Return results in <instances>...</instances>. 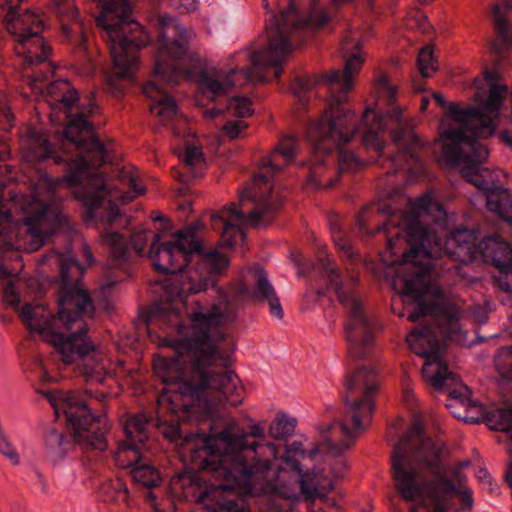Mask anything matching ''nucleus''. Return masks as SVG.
Listing matches in <instances>:
<instances>
[{"mask_svg":"<svg viewBox=\"0 0 512 512\" xmlns=\"http://www.w3.org/2000/svg\"><path fill=\"white\" fill-rule=\"evenodd\" d=\"M355 0H330V8L338 10ZM262 6L269 15L265 19L267 46L246 49L236 55V65L225 71L220 68H203L201 59L190 50L193 32L167 14L154 19L157 29L158 48L155 55L152 79L142 88L150 100V112L166 122L176 116L178 107L171 96L170 88L181 79L197 83L202 94L211 99L224 96L233 88L247 83H260L266 77L265 67L274 68V77L279 79L282 65L293 50L303 44L311 33L324 27L330 16L319 0H309L306 10L300 11L297 0H288V6L279 15L270 8L268 0Z\"/></svg>","mask_w":512,"mask_h":512,"instance_id":"4","label":"nucleus"},{"mask_svg":"<svg viewBox=\"0 0 512 512\" xmlns=\"http://www.w3.org/2000/svg\"><path fill=\"white\" fill-rule=\"evenodd\" d=\"M341 49L345 57L344 71L333 70L315 81L311 77H297L292 84V91L302 105L305 94L315 85H325L330 93L329 101L321 117L312 122L307 136L312 144L313 159L307 174V187L311 189L330 188L337 182V177H328L327 160L332 152L337 155V174L355 172L363 167L361 159L346 148L357 133H361L364 146L373 149L382 157L384 143L381 133L391 131L397 153L389 157L396 170L422 169L419 150L422 142L414 133L412 118L405 116L400 107L392 106L385 113H374L366 109L361 122L356 114L342 104L346 101L353 87V76L363 64L361 44L352 35L344 37Z\"/></svg>","mask_w":512,"mask_h":512,"instance_id":"5","label":"nucleus"},{"mask_svg":"<svg viewBox=\"0 0 512 512\" xmlns=\"http://www.w3.org/2000/svg\"><path fill=\"white\" fill-rule=\"evenodd\" d=\"M10 277V272L8 268L2 263V298L11 304L18 305L20 303V295L17 291L15 282L12 279H8Z\"/></svg>","mask_w":512,"mask_h":512,"instance_id":"25","label":"nucleus"},{"mask_svg":"<svg viewBox=\"0 0 512 512\" xmlns=\"http://www.w3.org/2000/svg\"><path fill=\"white\" fill-rule=\"evenodd\" d=\"M317 257L322 265L323 274L334 288L337 299L346 312L344 331L348 356L353 359L365 358L374 344L378 322L352 289L358 281V276L350 274L344 280L340 272L332 266L325 250H319Z\"/></svg>","mask_w":512,"mask_h":512,"instance_id":"13","label":"nucleus"},{"mask_svg":"<svg viewBox=\"0 0 512 512\" xmlns=\"http://www.w3.org/2000/svg\"><path fill=\"white\" fill-rule=\"evenodd\" d=\"M190 206H191V204H190L189 202H185V203L181 204V206H180V207H181L183 210H186V209H189V208H190Z\"/></svg>","mask_w":512,"mask_h":512,"instance_id":"45","label":"nucleus"},{"mask_svg":"<svg viewBox=\"0 0 512 512\" xmlns=\"http://www.w3.org/2000/svg\"><path fill=\"white\" fill-rule=\"evenodd\" d=\"M499 141L508 147L509 149H512V131L510 129H503L498 133Z\"/></svg>","mask_w":512,"mask_h":512,"instance_id":"36","label":"nucleus"},{"mask_svg":"<svg viewBox=\"0 0 512 512\" xmlns=\"http://www.w3.org/2000/svg\"><path fill=\"white\" fill-rule=\"evenodd\" d=\"M377 389V373L372 367L361 366L346 375L342 393V417L323 431L339 432L342 439L337 442L330 437L326 438L309 452L310 458L322 451L339 456L355 443L358 435L371 423Z\"/></svg>","mask_w":512,"mask_h":512,"instance_id":"11","label":"nucleus"},{"mask_svg":"<svg viewBox=\"0 0 512 512\" xmlns=\"http://www.w3.org/2000/svg\"><path fill=\"white\" fill-rule=\"evenodd\" d=\"M52 9L54 12L78 26L79 32L82 33V22L79 19V12L74 5L73 0H52Z\"/></svg>","mask_w":512,"mask_h":512,"instance_id":"23","label":"nucleus"},{"mask_svg":"<svg viewBox=\"0 0 512 512\" xmlns=\"http://www.w3.org/2000/svg\"><path fill=\"white\" fill-rule=\"evenodd\" d=\"M298 147L296 136L283 137L274 150L262 159L260 171L253 179L258 187L247 188L240 194L239 207L230 203L221 211L211 214V227L221 231L222 246L231 248L243 242V227L258 226L264 216L276 210L270 179L294 160Z\"/></svg>","mask_w":512,"mask_h":512,"instance_id":"9","label":"nucleus"},{"mask_svg":"<svg viewBox=\"0 0 512 512\" xmlns=\"http://www.w3.org/2000/svg\"><path fill=\"white\" fill-rule=\"evenodd\" d=\"M151 235L150 230L142 229L134 232L127 240L120 233L106 231L101 235V241L111 257L112 264L123 266L141 255Z\"/></svg>","mask_w":512,"mask_h":512,"instance_id":"17","label":"nucleus"},{"mask_svg":"<svg viewBox=\"0 0 512 512\" xmlns=\"http://www.w3.org/2000/svg\"><path fill=\"white\" fill-rule=\"evenodd\" d=\"M5 246H6V243H5V241L2 239V244H1L2 251L4 250Z\"/></svg>","mask_w":512,"mask_h":512,"instance_id":"48","label":"nucleus"},{"mask_svg":"<svg viewBox=\"0 0 512 512\" xmlns=\"http://www.w3.org/2000/svg\"><path fill=\"white\" fill-rule=\"evenodd\" d=\"M130 474L135 482L148 489L157 487L162 481L159 471L154 466L146 462L144 458L137 466L132 468Z\"/></svg>","mask_w":512,"mask_h":512,"instance_id":"21","label":"nucleus"},{"mask_svg":"<svg viewBox=\"0 0 512 512\" xmlns=\"http://www.w3.org/2000/svg\"><path fill=\"white\" fill-rule=\"evenodd\" d=\"M1 111H2V131L7 130V128L4 127V121L8 123L9 128L14 127L15 116L11 112L10 107L7 106L6 103H4L3 100H2Z\"/></svg>","mask_w":512,"mask_h":512,"instance_id":"35","label":"nucleus"},{"mask_svg":"<svg viewBox=\"0 0 512 512\" xmlns=\"http://www.w3.org/2000/svg\"><path fill=\"white\" fill-rule=\"evenodd\" d=\"M495 367L504 380H512V345L498 349L495 356Z\"/></svg>","mask_w":512,"mask_h":512,"instance_id":"24","label":"nucleus"},{"mask_svg":"<svg viewBox=\"0 0 512 512\" xmlns=\"http://www.w3.org/2000/svg\"><path fill=\"white\" fill-rule=\"evenodd\" d=\"M418 68L423 77H430L437 67L434 63V55L431 47H424L418 55Z\"/></svg>","mask_w":512,"mask_h":512,"instance_id":"26","label":"nucleus"},{"mask_svg":"<svg viewBox=\"0 0 512 512\" xmlns=\"http://www.w3.org/2000/svg\"><path fill=\"white\" fill-rule=\"evenodd\" d=\"M409 211H398L387 203L365 208L357 216L361 231L373 234L383 232L387 249L392 255L404 244L402 260L396 267L393 288L403 301L404 312L411 322L428 317L438 323L440 332L450 339H459L460 309L449 301L443 290L432 281V275L457 269L458 264L448 265L447 260L468 263L480 252L499 269L495 285L512 292V247L496 236L477 244L474 230L461 228L451 232L443 242L436 228L444 230L447 212L430 193L408 199Z\"/></svg>","mask_w":512,"mask_h":512,"instance_id":"3","label":"nucleus"},{"mask_svg":"<svg viewBox=\"0 0 512 512\" xmlns=\"http://www.w3.org/2000/svg\"><path fill=\"white\" fill-rule=\"evenodd\" d=\"M318 295H319V296H323V295H324V291H319V292H318Z\"/></svg>","mask_w":512,"mask_h":512,"instance_id":"49","label":"nucleus"},{"mask_svg":"<svg viewBox=\"0 0 512 512\" xmlns=\"http://www.w3.org/2000/svg\"><path fill=\"white\" fill-rule=\"evenodd\" d=\"M411 512H417L416 508H413Z\"/></svg>","mask_w":512,"mask_h":512,"instance_id":"52","label":"nucleus"},{"mask_svg":"<svg viewBox=\"0 0 512 512\" xmlns=\"http://www.w3.org/2000/svg\"><path fill=\"white\" fill-rule=\"evenodd\" d=\"M391 470L399 494L407 501H418L430 512H448L456 498L463 509L472 507L471 493L456 485L459 473L444 464L442 446L424 435L419 422H414L395 445Z\"/></svg>","mask_w":512,"mask_h":512,"instance_id":"7","label":"nucleus"},{"mask_svg":"<svg viewBox=\"0 0 512 512\" xmlns=\"http://www.w3.org/2000/svg\"><path fill=\"white\" fill-rule=\"evenodd\" d=\"M1 155H2V160H3L4 159V150L3 149H2Z\"/></svg>","mask_w":512,"mask_h":512,"instance_id":"50","label":"nucleus"},{"mask_svg":"<svg viewBox=\"0 0 512 512\" xmlns=\"http://www.w3.org/2000/svg\"><path fill=\"white\" fill-rule=\"evenodd\" d=\"M219 113V111H211L210 112V115L211 117H214L215 115H217Z\"/></svg>","mask_w":512,"mask_h":512,"instance_id":"47","label":"nucleus"},{"mask_svg":"<svg viewBox=\"0 0 512 512\" xmlns=\"http://www.w3.org/2000/svg\"><path fill=\"white\" fill-rule=\"evenodd\" d=\"M108 83L109 85L111 86V88L113 89L114 92H118L120 91L121 89L118 87V85L116 84L115 80L112 79V78H109L108 79Z\"/></svg>","mask_w":512,"mask_h":512,"instance_id":"42","label":"nucleus"},{"mask_svg":"<svg viewBox=\"0 0 512 512\" xmlns=\"http://www.w3.org/2000/svg\"><path fill=\"white\" fill-rule=\"evenodd\" d=\"M84 249H85V252L87 253L88 260L91 262L93 259L91 252L87 249V247H85Z\"/></svg>","mask_w":512,"mask_h":512,"instance_id":"46","label":"nucleus"},{"mask_svg":"<svg viewBox=\"0 0 512 512\" xmlns=\"http://www.w3.org/2000/svg\"><path fill=\"white\" fill-rule=\"evenodd\" d=\"M296 427V420L278 413L269 426V434L276 440H285L291 436Z\"/></svg>","mask_w":512,"mask_h":512,"instance_id":"22","label":"nucleus"},{"mask_svg":"<svg viewBox=\"0 0 512 512\" xmlns=\"http://www.w3.org/2000/svg\"><path fill=\"white\" fill-rule=\"evenodd\" d=\"M101 9L96 18L97 27L105 41L118 79H132L138 67V51L150 37L132 18L130 0H100Z\"/></svg>","mask_w":512,"mask_h":512,"instance_id":"12","label":"nucleus"},{"mask_svg":"<svg viewBox=\"0 0 512 512\" xmlns=\"http://www.w3.org/2000/svg\"><path fill=\"white\" fill-rule=\"evenodd\" d=\"M2 455L5 456L13 465L19 463V455L11 444L2 438Z\"/></svg>","mask_w":512,"mask_h":512,"instance_id":"34","label":"nucleus"},{"mask_svg":"<svg viewBox=\"0 0 512 512\" xmlns=\"http://www.w3.org/2000/svg\"><path fill=\"white\" fill-rule=\"evenodd\" d=\"M227 110L234 116L244 118L252 114L251 102L246 97H234L227 103Z\"/></svg>","mask_w":512,"mask_h":512,"instance_id":"27","label":"nucleus"},{"mask_svg":"<svg viewBox=\"0 0 512 512\" xmlns=\"http://www.w3.org/2000/svg\"><path fill=\"white\" fill-rule=\"evenodd\" d=\"M332 240L337 247V249L343 254V256L348 259H353V252L349 243V240L344 237L341 231H336L334 228L332 229Z\"/></svg>","mask_w":512,"mask_h":512,"instance_id":"30","label":"nucleus"},{"mask_svg":"<svg viewBox=\"0 0 512 512\" xmlns=\"http://www.w3.org/2000/svg\"><path fill=\"white\" fill-rule=\"evenodd\" d=\"M54 409L57 418L63 414L72 430L73 441L85 449L105 450L107 446V420L104 416L91 413L92 405L88 398L103 403L105 392L84 393L62 390H49L44 393Z\"/></svg>","mask_w":512,"mask_h":512,"instance_id":"14","label":"nucleus"},{"mask_svg":"<svg viewBox=\"0 0 512 512\" xmlns=\"http://www.w3.org/2000/svg\"><path fill=\"white\" fill-rule=\"evenodd\" d=\"M474 315L479 320L480 323H485L487 320V313L480 307H477L475 309Z\"/></svg>","mask_w":512,"mask_h":512,"instance_id":"37","label":"nucleus"},{"mask_svg":"<svg viewBox=\"0 0 512 512\" xmlns=\"http://www.w3.org/2000/svg\"><path fill=\"white\" fill-rule=\"evenodd\" d=\"M378 85L382 88L383 94L387 98L388 105L392 106L397 95V88L390 83L389 79L385 75L378 78Z\"/></svg>","mask_w":512,"mask_h":512,"instance_id":"32","label":"nucleus"},{"mask_svg":"<svg viewBox=\"0 0 512 512\" xmlns=\"http://www.w3.org/2000/svg\"><path fill=\"white\" fill-rule=\"evenodd\" d=\"M460 330L459 339H450L440 332L438 323L428 319L425 324L415 327L407 337L409 348L418 356L425 359L422 376L428 384L436 390H446L448 399L446 407L456 418L466 422H477L470 411L481 413L482 406L470 397L471 391L463 384L457 374L450 371L443 360L444 340L459 342L462 340Z\"/></svg>","mask_w":512,"mask_h":512,"instance_id":"10","label":"nucleus"},{"mask_svg":"<svg viewBox=\"0 0 512 512\" xmlns=\"http://www.w3.org/2000/svg\"><path fill=\"white\" fill-rule=\"evenodd\" d=\"M512 13V0H504V5L494 4L492 15L496 38L490 42V50L498 62L504 57L505 50L512 47V23L509 22Z\"/></svg>","mask_w":512,"mask_h":512,"instance_id":"18","label":"nucleus"},{"mask_svg":"<svg viewBox=\"0 0 512 512\" xmlns=\"http://www.w3.org/2000/svg\"><path fill=\"white\" fill-rule=\"evenodd\" d=\"M155 512H159V511L156 509Z\"/></svg>","mask_w":512,"mask_h":512,"instance_id":"53","label":"nucleus"},{"mask_svg":"<svg viewBox=\"0 0 512 512\" xmlns=\"http://www.w3.org/2000/svg\"><path fill=\"white\" fill-rule=\"evenodd\" d=\"M247 128L248 124L244 120H229L223 126V133L229 139H237L241 137Z\"/></svg>","mask_w":512,"mask_h":512,"instance_id":"29","label":"nucleus"},{"mask_svg":"<svg viewBox=\"0 0 512 512\" xmlns=\"http://www.w3.org/2000/svg\"><path fill=\"white\" fill-rule=\"evenodd\" d=\"M235 376H237L234 373ZM240 399H243L244 389ZM220 389L204 388L199 400L190 407L169 403H159L162 412H170L169 418L158 416L157 429L171 442L179 444L184 452L190 454L192 468L179 472L174 482L181 486H195L200 490L198 501L205 504L206 512H243V501L224 496L225 492H235L241 496H253L267 492L271 488L269 474L275 459H281L292 471L300 475V491L306 499L325 497L333 484L320 483L315 473H301L300 458L304 457L303 445L294 441L288 446L275 445L267 441L265 428L260 423H253L244 429L234 419L225 422L220 432L205 435L199 429L186 432L185 422L212 420L221 415L219 406L229 399L223 397Z\"/></svg>","mask_w":512,"mask_h":512,"instance_id":"2","label":"nucleus"},{"mask_svg":"<svg viewBox=\"0 0 512 512\" xmlns=\"http://www.w3.org/2000/svg\"><path fill=\"white\" fill-rule=\"evenodd\" d=\"M100 495L105 502L115 505H130L129 489L126 483L120 478L105 481L100 487Z\"/></svg>","mask_w":512,"mask_h":512,"instance_id":"20","label":"nucleus"},{"mask_svg":"<svg viewBox=\"0 0 512 512\" xmlns=\"http://www.w3.org/2000/svg\"><path fill=\"white\" fill-rule=\"evenodd\" d=\"M429 103H430V99L427 96H423L421 98L420 110L425 111L428 108Z\"/></svg>","mask_w":512,"mask_h":512,"instance_id":"41","label":"nucleus"},{"mask_svg":"<svg viewBox=\"0 0 512 512\" xmlns=\"http://www.w3.org/2000/svg\"><path fill=\"white\" fill-rule=\"evenodd\" d=\"M152 220L153 221H165L164 228H168L169 220L165 219V217L159 213L153 212L152 213Z\"/></svg>","mask_w":512,"mask_h":512,"instance_id":"38","label":"nucleus"},{"mask_svg":"<svg viewBox=\"0 0 512 512\" xmlns=\"http://www.w3.org/2000/svg\"><path fill=\"white\" fill-rule=\"evenodd\" d=\"M40 263L59 268L56 280L58 315L52 314L43 303H29L22 308L21 319L30 330L38 332L56 348L65 364L79 361L81 373L88 383H104L111 374L107 361L87 336L86 320L93 317L95 308L80 281L82 265L69 249L65 253L49 251Z\"/></svg>","mask_w":512,"mask_h":512,"instance_id":"6","label":"nucleus"},{"mask_svg":"<svg viewBox=\"0 0 512 512\" xmlns=\"http://www.w3.org/2000/svg\"><path fill=\"white\" fill-rule=\"evenodd\" d=\"M151 419L144 413L131 414L123 422L126 440L119 444L114 454L118 467L130 471L143 459L141 449L145 447L149 437Z\"/></svg>","mask_w":512,"mask_h":512,"instance_id":"15","label":"nucleus"},{"mask_svg":"<svg viewBox=\"0 0 512 512\" xmlns=\"http://www.w3.org/2000/svg\"><path fill=\"white\" fill-rule=\"evenodd\" d=\"M170 7L181 13L192 12L198 8V0H166Z\"/></svg>","mask_w":512,"mask_h":512,"instance_id":"33","label":"nucleus"},{"mask_svg":"<svg viewBox=\"0 0 512 512\" xmlns=\"http://www.w3.org/2000/svg\"><path fill=\"white\" fill-rule=\"evenodd\" d=\"M182 160L186 167H192L202 163L203 153L199 147L187 146L182 155Z\"/></svg>","mask_w":512,"mask_h":512,"instance_id":"31","label":"nucleus"},{"mask_svg":"<svg viewBox=\"0 0 512 512\" xmlns=\"http://www.w3.org/2000/svg\"><path fill=\"white\" fill-rule=\"evenodd\" d=\"M198 223L178 231L173 240L160 241L153 235L148 258L154 269L171 274L162 283L163 294L151 309V320L164 319L180 331L178 303L186 304V297L208 288L215 289L217 301L207 313H190V333L180 339L172 357H158L153 361L155 375L164 387L159 403L171 407L187 408L199 400L204 388L220 389L223 397L232 404L240 402L242 390L229 364L235 350V340L226 331L234 323L244 300H266L270 313L281 319L283 309L274 287L263 270H260L254 287L250 290L240 283L231 291L216 288L217 275L229 264L228 258L216 250L205 251L197 235Z\"/></svg>","mask_w":512,"mask_h":512,"instance_id":"1","label":"nucleus"},{"mask_svg":"<svg viewBox=\"0 0 512 512\" xmlns=\"http://www.w3.org/2000/svg\"><path fill=\"white\" fill-rule=\"evenodd\" d=\"M478 478L482 481H486L487 483H491V477L486 470H480L478 473Z\"/></svg>","mask_w":512,"mask_h":512,"instance_id":"40","label":"nucleus"},{"mask_svg":"<svg viewBox=\"0 0 512 512\" xmlns=\"http://www.w3.org/2000/svg\"><path fill=\"white\" fill-rule=\"evenodd\" d=\"M1 217H2V237L4 236V223H7L10 221V213L8 211H5L3 208H2V214H1Z\"/></svg>","mask_w":512,"mask_h":512,"instance_id":"39","label":"nucleus"},{"mask_svg":"<svg viewBox=\"0 0 512 512\" xmlns=\"http://www.w3.org/2000/svg\"><path fill=\"white\" fill-rule=\"evenodd\" d=\"M493 418L496 419L495 429L510 432V439L512 442V408L498 409L493 413Z\"/></svg>","mask_w":512,"mask_h":512,"instance_id":"28","label":"nucleus"},{"mask_svg":"<svg viewBox=\"0 0 512 512\" xmlns=\"http://www.w3.org/2000/svg\"><path fill=\"white\" fill-rule=\"evenodd\" d=\"M463 177L486 195V206L490 212L512 223V194L502 186L495 185L491 173L472 163L463 169Z\"/></svg>","mask_w":512,"mask_h":512,"instance_id":"16","label":"nucleus"},{"mask_svg":"<svg viewBox=\"0 0 512 512\" xmlns=\"http://www.w3.org/2000/svg\"><path fill=\"white\" fill-rule=\"evenodd\" d=\"M62 30L64 31L65 34H69L71 31L74 30V28L68 26V24H66V23H62Z\"/></svg>","mask_w":512,"mask_h":512,"instance_id":"43","label":"nucleus"},{"mask_svg":"<svg viewBox=\"0 0 512 512\" xmlns=\"http://www.w3.org/2000/svg\"><path fill=\"white\" fill-rule=\"evenodd\" d=\"M114 283H115V282H109V283H108V286H112V285H114Z\"/></svg>","mask_w":512,"mask_h":512,"instance_id":"51","label":"nucleus"},{"mask_svg":"<svg viewBox=\"0 0 512 512\" xmlns=\"http://www.w3.org/2000/svg\"><path fill=\"white\" fill-rule=\"evenodd\" d=\"M155 494L152 493V492H148L147 493V500L154 506L155 503H154V499H155Z\"/></svg>","mask_w":512,"mask_h":512,"instance_id":"44","label":"nucleus"},{"mask_svg":"<svg viewBox=\"0 0 512 512\" xmlns=\"http://www.w3.org/2000/svg\"><path fill=\"white\" fill-rule=\"evenodd\" d=\"M485 81L489 86L487 98L477 108L463 109L453 102H447L443 95L434 93L433 98L443 109L454 125L446 126L441 121L440 134L446 142L442 145V158L448 165H461L463 169L472 163L486 161L489 151L479 138H488L495 134V120L507 93V86L498 83L500 73L498 67L486 68L483 72Z\"/></svg>","mask_w":512,"mask_h":512,"instance_id":"8","label":"nucleus"},{"mask_svg":"<svg viewBox=\"0 0 512 512\" xmlns=\"http://www.w3.org/2000/svg\"><path fill=\"white\" fill-rule=\"evenodd\" d=\"M44 446L47 457L56 462L63 459L73 446L70 437L64 435L62 431L55 427H49L44 434Z\"/></svg>","mask_w":512,"mask_h":512,"instance_id":"19","label":"nucleus"}]
</instances>
